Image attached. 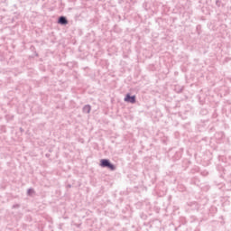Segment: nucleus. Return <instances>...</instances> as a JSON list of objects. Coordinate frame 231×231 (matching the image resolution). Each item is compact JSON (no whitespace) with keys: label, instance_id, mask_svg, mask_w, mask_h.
<instances>
[{"label":"nucleus","instance_id":"f257e3e1","mask_svg":"<svg viewBox=\"0 0 231 231\" xmlns=\"http://www.w3.org/2000/svg\"><path fill=\"white\" fill-rule=\"evenodd\" d=\"M100 166L103 168L109 169L110 171L116 170V167L115 166V164L111 163V161H109L108 159H102L100 161Z\"/></svg>","mask_w":231,"mask_h":231},{"label":"nucleus","instance_id":"f03ea898","mask_svg":"<svg viewBox=\"0 0 231 231\" xmlns=\"http://www.w3.org/2000/svg\"><path fill=\"white\" fill-rule=\"evenodd\" d=\"M125 102H128L130 104H135L136 103V96H131V94H126L125 97Z\"/></svg>","mask_w":231,"mask_h":231},{"label":"nucleus","instance_id":"7ed1b4c3","mask_svg":"<svg viewBox=\"0 0 231 231\" xmlns=\"http://www.w3.org/2000/svg\"><path fill=\"white\" fill-rule=\"evenodd\" d=\"M59 24L66 25L68 24V18L66 16H60L58 19Z\"/></svg>","mask_w":231,"mask_h":231},{"label":"nucleus","instance_id":"20e7f679","mask_svg":"<svg viewBox=\"0 0 231 231\" xmlns=\"http://www.w3.org/2000/svg\"><path fill=\"white\" fill-rule=\"evenodd\" d=\"M83 113L89 114L91 113V106L86 105L83 106Z\"/></svg>","mask_w":231,"mask_h":231},{"label":"nucleus","instance_id":"39448f33","mask_svg":"<svg viewBox=\"0 0 231 231\" xmlns=\"http://www.w3.org/2000/svg\"><path fill=\"white\" fill-rule=\"evenodd\" d=\"M32 192H33V189H29L28 190H27V194L30 196V194H32Z\"/></svg>","mask_w":231,"mask_h":231},{"label":"nucleus","instance_id":"423d86ee","mask_svg":"<svg viewBox=\"0 0 231 231\" xmlns=\"http://www.w3.org/2000/svg\"><path fill=\"white\" fill-rule=\"evenodd\" d=\"M19 204H14V206H13V208H19Z\"/></svg>","mask_w":231,"mask_h":231},{"label":"nucleus","instance_id":"0eeeda50","mask_svg":"<svg viewBox=\"0 0 231 231\" xmlns=\"http://www.w3.org/2000/svg\"><path fill=\"white\" fill-rule=\"evenodd\" d=\"M219 3V1H217V5Z\"/></svg>","mask_w":231,"mask_h":231}]
</instances>
